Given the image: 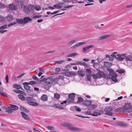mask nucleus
Segmentation results:
<instances>
[{
  "instance_id": "nucleus-1",
  "label": "nucleus",
  "mask_w": 132,
  "mask_h": 132,
  "mask_svg": "<svg viewBox=\"0 0 132 132\" xmlns=\"http://www.w3.org/2000/svg\"><path fill=\"white\" fill-rule=\"evenodd\" d=\"M61 125L67 128L70 130L73 131H80L82 130L81 129L74 127L73 125L71 123L68 122H63L61 123Z\"/></svg>"
},
{
  "instance_id": "nucleus-2",
  "label": "nucleus",
  "mask_w": 132,
  "mask_h": 132,
  "mask_svg": "<svg viewBox=\"0 0 132 132\" xmlns=\"http://www.w3.org/2000/svg\"><path fill=\"white\" fill-rule=\"evenodd\" d=\"M125 112L130 113L132 112V106L131 104L129 103H126L123 105Z\"/></svg>"
},
{
  "instance_id": "nucleus-3",
  "label": "nucleus",
  "mask_w": 132,
  "mask_h": 132,
  "mask_svg": "<svg viewBox=\"0 0 132 132\" xmlns=\"http://www.w3.org/2000/svg\"><path fill=\"white\" fill-rule=\"evenodd\" d=\"M64 77L62 76H60L58 77L57 78L53 79L52 78H49V81L48 82V84H52L54 82H58L59 81L60 79L62 80H63Z\"/></svg>"
},
{
  "instance_id": "nucleus-4",
  "label": "nucleus",
  "mask_w": 132,
  "mask_h": 132,
  "mask_svg": "<svg viewBox=\"0 0 132 132\" xmlns=\"http://www.w3.org/2000/svg\"><path fill=\"white\" fill-rule=\"evenodd\" d=\"M109 75L111 76V78L113 81L115 82H117L118 80L117 79V75L116 73L113 72L112 70L111 69L110 71Z\"/></svg>"
},
{
  "instance_id": "nucleus-5",
  "label": "nucleus",
  "mask_w": 132,
  "mask_h": 132,
  "mask_svg": "<svg viewBox=\"0 0 132 132\" xmlns=\"http://www.w3.org/2000/svg\"><path fill=\"white\" fill-rule=\"evenodd\" d=\"M63 71H64L63 73V75L65 76L68 77H71L72 76L76 75L77 73L75 72L72 71L67 72L66 71L65 69H64Z\"/></svg>"
},
{
  "instance_id": "nucleus-6",
  "label": "nucleus",
  "mask_w": 132,
  "mask_h": 132,
  "mask_svg": "<svg viewBox=\"0 0 132 132\" xmlns=\"http://www.w3.org/2000/svg\"><path fill=\"white\" fill-rule=\"evenodd\" d=\"M125 55V54H118L117 55L118 57H116V59L120 61H122L124 59V57Z\"/></svg>"
},
{
  "instance_id": "nucleus-7",
  "label": "nucleus",
  "mask_w": 132,
  "mask_h": 132,
  "mask_svg": "<svg viewBox=\"0 0 132 132\" xmlns=\"http://www.w3.org/2000/svg\"><path fill=\"white\" fill-rule=\"evenodd\" d=\"M86 42H81L78 43L72 46H71V49H73L77 47H79L81 45L85 44H86Z\"/></svg>"
},
{
  "instance_id": "nucleus-8",
  "label": "nucleus",
  "mask_w": 132,
  "mask_h": 132,
  "mask_svg": "<svg viewBox=\"0 0 132 132\" xmlns=\"http://www.w3.org/2000/svg\"><path fill=\"white\" fill-rule=\"evenodd\" d=\"M112 65V63L109 62H104V66L105 68H108V70L109 71L110 70L109 68H110Z\"/></svg>"
},
{
  "instance_id": "nucleus-9",
  "label": "nucleus",
  "mask_w": 132,
  "mask_h": 132,
  "mask_svg": "<svg viewBox=\"0 0 132 132\" xmlns=\"http://www.w3.org/2000/svg\"><path fill=\"white\" fill-rule=\"evenodd\" d=\"M21 113L22 117L24 119L27 120L29 119V117L24 112H21Z\"/></svg>"
},
{
  "instance_id": "nucleus-10",
  "label": "nucleus",
  "mask_w": 132,
  "mask_h": 132,
  "mask_svg": "<svg viewBox=\"0 0 132 132\" xmlns=\"http://www.w3.org/2000/svg\"><path fill=\"white\" fill-rule=\"evenodd\" d=\"M94 47V45H90L89 46L84 47L83 48L82 51L84 52L85 53L86 51H87L90 48H93Z\"/></svg>"
},
{
  "instance_id": "nucleus-11",
  "label": "nucleus",
  "mask_w": 132,
  "mask_h": 132,
  "mask_svg": "<svg viewBox=\"0 0 132 132\" xmlns=\"http://www.w3.org/2000/svg\"><path fill=\"white\" fill-rule=\"evenodd\" d=\"M23 24H26L28 22V21H31L32 19L29 17H25L23 19Z\"/></svg>"
},
{
  "instance_id": "nucleus-12",
  "label": "nucleus",
  "mask_w": 132,
  "mask_h": 132,
  "mask_svg": "<svg viewBox=\"0 0 132 132\" xmlns=\"http://www.w3.org/2000/svg\"><path fill=\"white\" fill-rule=\"evenodd\" d=\"M116 112H125L124 107H120L116 109Z\"/></svg>"
},
{
  "instance_id": "nucleus-13",
  "label": "nucleus",
  "mask_w": 132,
  "mask_h": 132,
  "mask_svg": "<svg viewBox=\"0 0 132 132\" xmlns=\"http://www.w3.org/2000/svg\"><path fill=\"white\" fill-rule=\"evenodd\" d=\"M6 19L10 22H11L14 19L12 15H9L5 17Z\"/></svg>"
},
{
  "instance_id": "nucleus-14",
  "label": "nucleus",
  "mask_w": 132,
  "mask_h": 132,
  "mask_svg": "<svg viewBox=\"0 0 132 132\" xmlns=\"http://www.w3.org/2000/svg\"><path fill=\"white\" fill-rule=\"evenodd\" d=\"M9 6L10 9L12 10H15L17 9V7L13 4H9Z\"/></svg>"
},
{
  "instance_id": "nucleus-15",
  "label": "nucleus",
  "mask_w": 132,
  "mask_h": 132,
  "mask_svg": "<svg viewBox=\"0 0 132 132\" xmlns=\"http://www.w3.org/2000/svg\"><path fill=\"white\" fill-rule=\"evenodd\" d=\"M113 110V108L111 106H108L105 108L104 111L106 112H109L112 111Z\"/></svg>"
},
{
  "instance_id": "nucleus-16",
  "label": "nucleus",
  "mask_w": 132,
  "mask_h": 132,
  "mask_svg": "<svg viewBox=\"0 0 132 132\" xmlns=\"http://www.w3.org/2000/svg\"><path fill=\"white\" fill-rule=\"evenodd\" d=\"M91 103L92 102L91 101L88 100H85L83 102V104L86 106H89L91 105Z\"/></svg>"
},
{
  "instance_id": "nucleus-17",
  "label": "nucleus",
  "mask_w": 132,
  "mask_h": 132,
  "mask_svg": "<svg viewBox=\"0 0 132 132\" xmlns=\"http://www.w3.org/2000/svg\"><path fill=\"white\" fill-rule=\"evenodd\" d=\"M97 74H98V76L99 78H101L103 77H105V75L104 72L102 71H99Z\"/></svg>"
},
{
  "instance_id": "nucleus-18",
  "label": "nucleus",
  "mask_w": 132,
  "mask_h": 132,
  "mask_svg": "<svg viewBox=\"0 0 132 132\" xmlns=\"http://www.w3.org/2000/svg\"><path fill=\"white\" fill-rule=\"evenodd\" d=\"M16 3V5L17 6H20L22 7L23 6V2L20 1H18L16 0L15 1Z\"/></svg>"
},
{
  "instance_id": "nucleus-19",
  "label": "nucleus",
  "mask_w": 132,
  "mask_h": 132,
  "mask_svg": "<svg viewBox=\"0 0 132 132\" xmlns=\"http://www.w3.org/2000/svg\"><path fill=\"white\" fill-rule=\"evenodd\" d=\"M111 35H105L104 36H101L98 38V40H100L103 39H105L108 38Z\"/></svg>"
},
{
  "instance_id": "nucleus-20",
  "label": "nucleus",
  "mask_w": 132,
  "mask_h": 132,
  "mask_svg": "<svg viewBox=\"0 0 132 132\" xmlns=\"http://www.w3.org/2000/svg\"><path fill=\"white\" fill-rule=\"evenodd\" d=\"M13 91L17 94H21L24 95H25L26 94L24 92L19 90H13Z\"/></svg>"
},
{
  "instance_id": "nucleus-21",
  "label": "nucleus",
  "mask_w": 132,
  "mask_h": 132,
  "mask_svg": "<svg viewBox=\"0 0 132 132\" xmlns=\"http://www.w3.org/2000/svg\"><path fill=\"white\" fill-rule=\"evenodd\" d=\"M44 76H42L40 78V79L41 80H43V81H44L45 82H46L47 83H48V82L49 81V78L47 79L46 78H44Z\"/></svg>"
},
{
  "instance_id": "nucleus-22",
  "label": "nucleus",
  "mask_w": 132,
  "mask_h": 132,
  "mask_svg": "<svg viewBox=\"0 0 132 132\" xmlns=\"http://www.w3.org/2000/svg\"><path fill=\"white\" fill-rule=\"evenodd\" d=\"M29 7V10L30 12L33 11L35 9V7L32 4L29 5H28Z\"/></svg>"
},
{
  "instance_id": "nucleus-23",
  "label": "nucleus",
  "mask_w": 132,
  "mask_h": 132,
  "mask_svg": "<svg viewBox=\"0 0 132 132\" xmlns=\"http://www.w3.org/2000/svg\"><path fill=\"white\" fill-rule=\"evenodd\" d=\"M10 107L11 108L12 110H17L19 109L18 107L16 105L11 104L10 105Z\"/></svg>"
},
{
  "instance_id": "nucleus-24",
  "label": "nucleus",
  "mask_w": 132,
  "mask_h": 132,
  "mask_svg": "<svg viewBox=\"0 0 132 132\" xmlns=\"http://www.w3.org/2000/svg\"><path fill=\"white\" fill-rule=\"evenodd\" d=\"M75 96V94L74 93H72L69 95L68 97L74 101Z\"/></svg>"
},
{
  "instance_id": "nucleus-25",
  "label": "nucleus",
  "mask_w": 132,
  "mask_h": 132,
  "mask_svg": "<svg viewBox=\"0 0 132 132\" xmlns=\"http://www.w3.org/2000/svg\"><path fill=\"white\" fill-rule=\"evenodd\" d=\"M23 10L26 13H29L30 11L28 7L25 6L23 7Z\"/></svg>"
},
{
  "instance_id": "nucleus-26",
  "label": "nucleus",
  "mask_w": 132,
  "mask_h": 132,
  "mask_svg": "<svg viewBox=\"0 0 132 132\" xmlns=\"http://www.w3.org/2000/svg\"><path fill=\"white\" fill-rule=\"evenodd\" d=\"M45 84L44 85V87L46 89L49 90L51 87L50 86L51 84H49L47 83L46 82H45Z\"/></svg>"
},
{
  "instance_id": "nucleus-27",
  "label": "nucleus",
  "mask_w": 132,
  "mask_h": 132,
  "mask_svg": "<svg viewBox=\"0 0 132 132\" xmlns=\"http://www.w3.org/2000/svg\"><path fill=\"white\" fill-rule=\"evenodd\" d=\"M27 103H28V104L30 105H32L34 106H37L38 105L37 103L33 102H27Z\"/></svg>"
},
{
  "instance_id": "nucleus-28",
  "label": "nucleus",
  "mask_w": 132,
  "mask_h": 132,
  "mask_svg": "<svg viewBox=\"0 0 132 132\" xmlns=\"http://www.w3.org/2000/svg\"><path fill=\"white\" fill-rule=\"evenodd\" d=\"M101 114V113L99 112L95 111L93 112V114H92V116H97L98 115H100Z\"/></svg>"
},
{
  "instance_id": "nucleus-29",
  "label": "nucleus",
  "mask_w": 132,
  "mask_h": 132,
  "mask_svg": "<svg viewBox=\"0 0 132 132\" xmlns=\"http://www.w3.org/2000/svg\"><path fill=\"white\" fill-rule=\"evenodd\" d=\"M40 98L42 100L44 101H46L47 100V95L45 94L42 95Z\"/></svg>"
},
{
  "instance_id": "nucleus-30",
  "label": "nucleus",
  "mask_w": 132,
  "mask_h": 132,
  "mask_svg": "<svg viewBox=\"0 0 132 132\" xmlns=\"http://www.w3.org/2000/svg\"><path fill=\"white\" fill-rule=\"evenodd\" d=\"M78 73L81 77H83L85 75L84 72L82 70L78 71Z\"/></svg>"
},
{
  "instance_id": "nucleus-31",
  "label": "nucleus",
  "mask_w": 132,
  "mask_h": 132,
  "mask_svg": "<svg viewBox=\"0 0 132 132\" xmlns=\"http://www.w3.org/2000/svg\"><path fill=\"white\" fill-rule=\"evenodd\" d=\"M16 21L17 23H18L19 24H23V19H17L16 20Z\"/></svg>"
},
{
  "instance_id": "nucleus-32",
  "label": "nucleus",
  "mask_w": 132,
  "mask_h": 132,
  "mask_svg": "<svg viewBox=\"0 0 132 132\" xmlns=\"http://www.w3.org/2000/svg\"><path fill=\"white\" fill-rule=\"evenodd\" d=\"M13 87L15 88H16L17 89H20V88H21V89L22 90H24L23 89L21 88V87L20 86V85L18 84H15L13 85Z\"/></svg>"
},
{
  "instance_id": "nucleus-33",
  "label": "nucleus",
  "mask_w": 132,
  "mask_h": 132,
  "mask_svg": "<svg viewBox=\"0 0 132 132\" xmlns=\"http://www.w3.org/2000/svg\"><path fill=\"white\" fill-rule=\"evenodd\" d=\"M22 84L24 85V87L25 89L28 90H29L30 88V86L28 85L24 84L23 83H22Z\"/></svg>"
},
{
  "instance_id": "nucleus-34",
  "label": "nucleus",
  "mask_w": 132,
  "mask_h": 132,
  "mask_svg": "<svg viewBox=\"0 0 132 132\" xmlns=\"http://www.w3.org/2000/svg\"><path fill=\"white\" fill-rule=\"evenodd\" d=\"M124 59H125L126 61H132V57H129L127 56H125Z\"/></svg>"
},
{
  "instance_id": "nucleus-35",
  "label": "nucleus",
  "mask_w": 132,
  "mask_h": 132,
  "mask_svg": "<svg viewBox=\"0 0 132 132\" xmlns=\"http://www.w3.org/2000/svg\"><path fill=\"white\" fill-rule=\"evenodd\" d=\"M18 97L19 98L22 100H24L26 99V98L24 96L21 94H19L18 95Z\"/></svg>"
},
{
  "instance_id": "nucleus-36",
  "label": "nucleus",
  "mask_w": 132,
  "mask_h": 132,
  "mask_svg": "<svg viewBox=\"0 0 132 132\" xmlns=\"http://www.w3.org/2000/svg\"><path fill=\"white\" fill-rule=\"evenodd\" d=\"M8 113H11L13 112V111L12 110V108L10 107L7 108L6 109V111Z\"/></svg>"
},
{
  "instance_id": "nucleus-37",
  "label": "nucleus",
  "mask_w": 132,
  "mask_h": 132,
  "mask_svg": "<svg viewBox=\"0 0 132 132\" xmlns=\"http://www.w3.org/2000/svg\"><path fill=\"white\" fill-rule=\"evenodd\" d=\"M78 101L77 103H80L83 102V99L81 98V97H78Z\"/></svg>"
},
{
  "instance_id": "nucleus-38",
  "label": "nucleus",
  "mask_w": 132,
  "mask_h": 132,
  "mask_svg": "<svg viewBox=\"0 0 132 132\" xmlns=\"http://www.w3.org/2000/svg\"><path fill=\"white\" fill-rule=\"evenodd\" d=\"M54 97L57 99H59L60 97V95L57 93H55Z\"/></svg>"
},
{
  "instance_id": "nucleus-39",
  "label": "nucleus",
  "mask_w": 132,
  "mask_h": 132,
  "mask_svg": "<svg viewBox=\"0 0 132 132\" xmlns=\"http://www.w3.org/2000/svg\"><path fill=\"white\" fill-rule=\"evenodd\" d=\"M76 42L75 40H73L69 42L67 44V45L68 46H71L72 45L74 44Z\"/></svg>"
},
{
  "instance_id": "nucleus-40",
  "label": "nucleus",
  "mask_w": 132,
  "mask_h": 132,
  "mask_svg": "<svg viewBox=\"0 0 132 132\" xmlns=\"http://www.w3.org/2000/svg\"><path fill=\"white\" fill-rule=\"evenodd\" d=\"M77 53H71L69 55H67V57H73L77 55Z\"/></svg>"
},
{
  "instance_id": "nucleus-41",
  "label": "nucleus",
  "mask_w": 132,
  "mask_h": 132,
  "mask_svg": "<svg viewBox=\"0 0 132 132\" xmlns=\"http://www.w3.org/2000/svg\"><path fill=\"white\" fill-rule=\"evenodd\" d=\"M53 7L57 9H61L62 7V6L61 5L57 4L54 5Z\"/></svg>"
},
{
  "instance_id": "nucleus-42",
  "label": "nucleus",
  "mask_w": 132,
  "mask_h": 132,
  "mask_svg": "<svg viewBox=\"0 0 132 132\" xmlns=\"http://www.w3.org/2000/svg\"><path fill=\"white\" fill-rule=\"evenodd\" d=\"M117 72L119 73L122 74L125 72V71L124 69H121L120 70H117Z\"/></svg>"
},
{
  "instance_id": "nucleus-43",
  "label": "nucleus",
  "mask_w": 132,
  "mask_h": 132,
  "mask_svg": "<svg viewBox=\"0 0 132 132\" xmlns=\"http://www.w3.org/2000/svg\"><path fill=\"white\" fill-rule=\"evenodd\" d=\"M35 9L36 11H39L41 10V8L40 6L39 5H35Z\"/></svg>"
},
{
  "instance_id": "nucleus-44",
  "label": "nucleus",
  "mask_w": 132,
  "mask_h": 132,
  "mask_svg": "<svg viewBox=\"0 0 132 132\" xmlns=\"http://www.w3.org/2000/svg\"><path fill=\"white\" fill-rule=\"evenodd\" d=\"M65 62L64 60H60L55 62L58 64H61Z\"/></svg>"
},
{
  "instance_id": "nucleus-45",
  "label": "nucleus",
  "mask_w": 132,
  "mask_h": 132,
  "mask_svg": "<svg viewBox=\"0 0 132 132\" xmlns=\"http://www.w3.org/2000/svg\"><path fill=\"white\" fill-rule=\"evenodd\" d=\"M98 74H97V73L96 74V75L95 74H93L92 75V76L95 79H96L97 78H99L98 76Z\"/></svg>"
},
{
  "instance_id": "nucleus-46",
  "label": "nucleus",
  "mask_w": 132,
  "mask_h": 132,
  "mask_svg": "<svg viewBox=\"0 0 132 132\" xmlns=\"http://www.w3.org/2000/svg\"><path fill=\"white\" fill-rule=\"evenodd\" d=\"M7 24H4V25L0 27V29L3 30L7 28Z\"/></svg>"
},
{
  "instance_id": "nucleus-47",
  "label": "nucleus",
  "mask_w": 132,
  "mask_h": 132,
  "mask_svg": "<svg viewBox=\"0 0 132 132\" xmlns=\"http://www.w3.org/2000/svg\"><path fill=\"white\" fill-rule=\"evenodd\" d=\"M76 106H72L70 108V109L71 111H76Z\"/></svg>"
},
{
  "instance_id": "nucleus-48",
  "label": "nucleus",
  "mask_w": 132,
  "mask_h": 132,
  "mask_svg": "<svg viewBox=\"0 0 132 132\" xmlns=\"http://www.w3.org/2000/svg\"><path fill=\"white\" fill-rule=\"evenodd\" d=\"M59 104H54L51 106V107L55 108H59Z\"/></svg>"
},
{
  "instance_id": "nucleus-49",
  "label": "nucleus",
  "mask_w": 132,
  "mask_h": 132,
  "mask_svg": "<svg viewBox=\"0 0 132 132\" xmlns=\"http://www.w3.org/2000/svg\"><path fill=\"white\" fill-rule=\"evenodd\" d=\"M32 99L33 98L30 97H27L26 98V100L29 102L32 101Z\"/></svg>"
},
{
  "instance_id": "nucleus-50",
  "label": "nucleus",
  "mask_w": 132,
  "mask_h": 132,
  "mask_svg": "<svg viewBox=\"0 0 132 132\" xmlns=\"http://www.w3.org/2000/svg\"><path fill=\"white\" fill-rule=\"evenodd\" d=\"M105 114L106 115H109L110 116H111L112 117L113 116V113L111 112H106L105 113Z\"/></svg>"
},
{
  "instance_id": "nucleus-51",
  "label": "nucleus",
  "mask_w": 132,
  "mask_h": 132,
  "mask_svg": "<svg viewBox=\"0 0 132 132\" xmlns=\"http://www.w3.org/2000/svg\"><path fill=\"white\" fill-rule=\"evenodd\" d=\"M17 23V22H14L12 23H11L9 24L8 25V27H10L14 25H15Z\"/></svg>"
},
{
  "instance_id": "nucleus-52",
  "label": "nucleus",
  "mask_w": 132,
  "mask_h": 132,
  "mask_svg": "<svg viewBox=\"0 0 132 132\" xmlns=\"http://www.w3.org/2000/svg\"><path fill=\"white\" fill-rule=\"evenodd\" d=\"M115 124L121 126L122 125V123L121 122H116Z\"/></svg>"
},
{
  "instance_id": "nucleus-53",
  "label": "nucleus",
  "mask_w": 132,
  "mask_h": 132,
  "mask_svg": "<svg viewBox=\"0 0 132 132\" xmlns=\"http://www.w3.org/2000/svg\"><path fill=\"white\" fill-rule=\"evenodd\" d=\"M87 77V80L90 81L91 79V74L90 75H87L86 76Z\"/></svg>"
},
{
  "instance_id": "nucleus-54",
  "label": "nucleus",
  "mask_w": 132,
  "mask_h": 132,
  "mask_svg": "<svg viewBox=\"0 0 132 132\" xmlns=\"http://www.w3.org/2000/svg\"><path fill=\"white\" fill-rule=\"evenodd\" d=\"M5 19V18L2 16L0 15V22H2Z\"/></svg>"
},
{
  "instance_id": "nucleus-55",
  "label": "nucleus",
  "mask_w": 132,
  "mask_h": 132,
  "mask_svg": "<svg viewBox=\"0 0 132 132\" xmlns=\"http://www.w3.org/2000/svg\"><path fill=\"white\" fill-rule=\"evenodd\" d=\"M72 2L73 4L76 3H84V1H83L78 2L77 1H76L75 2H73V1H72Z\"/></svg>"
},
{
  "instance_id": "nucleus-56",
  "label": "nucleus",
  "mask_w": 132,
  "mask_h": 132,
  "mask_svg": "<svg viewBox=\"0 0 132 132\" xmlns=\"http://www.w3.org/2000/svg\"><path fill=\"white\" fill-rule=\"evenodd\" d=\"M76 116H77L78 117H81V118H90L89 117H84V116H81L80 115H76Z\"/></svg>"
},
{
  "instance_id": "nucleus-57",
  "label": "nucleus",
  "mask_w": 132,
  "mask_h": 132,
  "mask_svg": "<svg viewBox=\"0 0 132 132\" xmlns=\"http://www.w3.org/2000/svg\"><path fill=\"white\" fill-rule=\"evenodd\" d=\"M77 64H81L82 65V63L84 64H85V62H83V61H77Z\"/></svg>"
},
{
  "instance_id": "nucleus-58",
  "label": "nucleus",
  "mask_w": 132,
  "mask_h": 132,
  "mask_svg": "<svg viewBox=\"0 0 132 132\" xmlns=\"http://www.w3.org/2000/svg\"><path fill=\"white\" fill-rule=\"evenodd\" d=\"M5 6L2 3H0V9H4L5 8Z\"/></svg>"
},
{
  "instance_id": "nucleus-59",
  "label": "nucleus",
  "mask_w": 132,
  "mask_h": 132,
  "mask_svg": "<svg viewBox=\"0 0 132 132\" xmlns=\"http://www.w3.org/2000/svg\"><path fill=\"white\" fill-rule=\"evenodd\" d=\"M47 127L48 129L50 130H53L54 129V127L53 126H48Z\"/></svg>"
},
{
  "instance_id": "nucleus-60",
  "label": "nucleus",
  "mask_w": 132,
  "mask_h": 132,
  "mask_svg": "<svg viewBox=\"0 0 132 132\" xmlns=\"http://www.w3.org/2000/svg\"><path fill=\"white\" fill-rule=\"evenodd\" d=\"M0 94L2 96H5V97L7 96L6 94L5 93H4L3 92H0Z\"/></svg>"
},
{
  "instance_id": "nucleus-61",
  "label": "nucleus",
  "mask_w": 132,
  "mask_h": 132,
  "mask_svg": "<svg viewBox=\"0 0 132 132\" xmlns=\"http://www.w3.org/2000/svg\"><path fill=\"white\" fill-rule=\"evenodd\" d=\"M67 102L70 103L73 102V100H71L70 98H69L67 99Z\"/></svg>"
},
{
  "instance_id": "nucleus-62",
  "label": "nucleus",
  "mask_w": 132,
  "mask_h": 132,
  "mask_svg": "<svg viewBox=\"0 0 132 132\" xmlns=\"http://www.w3.org/2000/svg\"><path fill=\"white\" fill-rule=\"evenodd\" d=\"M41 15H36L32 17V18H39L41 17Z\"/></svg>"
},
{
  "instance_id": "nucleus-63",
  "label": "nucleus",
  "mask_w": 132,
  "mask_h": 132,
  "mask_svg": "<svg viewBox=\"0 0 132 132\" xmlns=\"http://www.w3.org/2000/svg\"><path fill=\"white\" fill-rule=\"evenodd\" d=\"M86 70L87 72H88L89 73L88 75H90L92 73V71L90 69H86Z\"/></svg>"
},
{
  "instance_id": "nucleus-64",
  "label": "nucleus",
  "mask_w": 132,
  "mask_h": 132,
  "mask_svg": "<svg viewBox=\"0 0 132 132\" xmlns=\"http://www.w3.org/2000/svg\"><path fill=\"white\" fill-rule=\"evenodd\" d=\"M91 106L93 109H94L95 108H96L97 107V104H92L91 105Z\"/></svg>"
}]
</instances>
